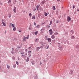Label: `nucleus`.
I'll use <instances>...</instances> for the list:
<instances>
[{
  "mask_svg": "<svg viewBox=\"0 0 79 79\" xmlns=\"http://www.w3.org/2000/svg\"><path fill=\"white\" fill-rule=\"evenodd\" d=\"M52 31L53 30L52 29H50L49 30V32L50 35H52L53 34V32H52Z\"/></svg>",
  "mask_w": 79,
  "mask_h": 79,
  "instance_id": "1",
  "label": "nucleus"
},
{
  "mask_svg": "<svg viewBox=\"0 0 79 79\" xmlns=\"http://www.w3.org/2000/svg\"><path fill=\"white\" fill-rule=\"evenodd\" d=\"M67 21L68 22H69V21H71V17L69 16H68L67 18Z\"/></svg>",
  "mask_w": 79,
  "mask_h": 79,
  "instance_id": "2",
  "label": "nucleus"
},
{
  "mask_svg": "<svg viewBox=\"0 0 79 79\" xmlns=\"http://www.w3.org/2000/svg\"><path fill=\"white\" fill-rule=\"evenodd\" d=\"M13 11H14L15 13H16V8L15 7H14L13 9Z\"/></svg>",
  "mask_w": 79,
  "mask_h": 79,
  "instance_id": "3",
  "label": "nucleus"
},
{
  "mask_svg": "<svg viewBox=\"0 0 79 79\" xmlns=\"http://www.w3.org/2000/svg\"><path fill=\"white\" fill-rule=\"evenodd\" d=\"M39 6H40V5L39 6V5H37L36 6V8H37V11H39V10H41L40 9H39Z\"/></svg>",
  "mask_w": 79,
  "mask_h": 79,
  "instance_id": "4",
  "label": "nucleus"
},
{
  "mask_svg": "<svg viewBox=\"0 0 79 79\" xmlns=\"http://www.w3.org/2000/svg\"><path fill=\"white\" fill-rule=\"evenodd\" d=\"M23 40L24 41V42H26V36H24L23 37Z\"/></svg>",
  "mask_w": 79,
  "mask_h": 79,
  "instance_id": "5",
  "label": "nucleus"
},
{
  "mask_svg": "<svg viewBox=\"0 0 79 79\" xmlns=\"http://www.w3.org/2000/svg\"><path fill=\"white\" fill-rule=\"evenodd\" d=\"M48 14H49L48 12L47 13L46 12H45L44 15L45 16H47V15H48Z\"/></svg>",
  "mask_w": 79,
  "mask_h": 79,
  "instance_id": "6",
  "label": "nucleus"
},
{
  "mask_svg": "<svg viewBox=\"0 0 79 79\" xmlns=\"http://www.w3.org/2000/svg\"><path fill=\"white\" fill-rule=\"evenodd\" d=\"M47 40L48 42H51V39L50 38H48Z\"/></svg>",
  "mask_w": 79,
  "mask_h": 79,
  "instance_id": "7",
  "label": "nucleus"
},
{
  "mask_svg": "<svg viewBox=\"0 0 79 79\" xmlns=\"http://www.w3.org/2000/svg\"><path fill=\"white\" fill-rule=\"evenodd\" d=\"M69 74H73V71L71 70L69 72Z\"/></svg>",
  "mask_w": 79,
  "mask_h": 79,
  "instance_id": "8",
  "label": "nucleus"
},
{
  "mask_svg": "<svg viewBox=\"0 0 79 79\" xmlns=\"http://www.w3.org/2000/svg\"><path fill=\"white\" fill-rule=\"evenodd\" d=\"M39 39H36L35 40V42L36 43H38L39 42Z\"/></svg>",
  "mask_w": 79,
  "mask_h": 79,
  "instance_id": "9",
  "label": "nucleus"
},
{
  "mask_svg": "<svg viewBox=\"0 0 79 79\" xmlns=\"http://www.w3.org/2000/svg\"><path fill=\"white\" fill-rule=\"evenodd\" d=\"M59 48L60 50H63V48H62V47H60V46H59Z\"/></svg>",
  "mask_w": 79,
  "mask_h": 79,
  "instance_id": "10",
  "label": "nucleus"
},
{
  "mask_svg": "<svg viewBox=\"0 0 79 79\" xmlns=\"http://www.w3.org/2000/svg\"><path fill=\"white\" fill-rule=\"evenodd\" d=\"M45 2H46V1H45V0L41 2V3H42V4H44V3H45Z\"/></svg>",
  "mask_w": 79,
  "mask_h": 79,
  "instance_id": "11",
  "label": "nucleus"
},
{
  "mask_svg": "<svg viewBox=\"0 0 79 79\" xmlns=\"http://www.w3.org/2000/svg\"><path fill=\"white\" fill-rule=\"evenodd\" d=\"M10 26H11L13 28L15 27V25L13 24L10 23Z\"/></svg>",
  "mask_w": 79,
  "mask_h": 79,
  "instance_id": "12",
  "label": "nucleus"
},
{
  "mask_svg": "<svg viewBox=\"0 0 79 79\" xmlns=\"http://www.w3.org/2000/svg\"><path fill=\"white\" fill-rule=\"evenodd\" d=\"M55 36L54 35H52L51 36V38H52V39H53L54 38H55Z\"/></svg>",
  "mask_w": 79,
  "mask_h": 79,
  "instance_id": "13",
  "label": "nucleus"
},
{
  "mask_svg": "<svg viewBox=\"0 0 79 79\" xmlns=\"http://www.w3.org/2000/svg\"><path fill=\"white\" fill-rule=\"evenodd\" d=\"M29 16L30 18L32 17V14L31 13H29Z\"/></svg>",
  "mask_w": 79,
  "mask_h": 79,
  "instance_id": "14",
  "label": "nucleus"
},
{
  "mask_svg": "<svg viewBox=\"0 0 79 79\" xmlns=\"http://www.w3.org/2000/svg\"><path fill=\"white\" fill-rule=\"evenodd\" d=\"M2 24H3V26H6V24L4 22H2Z\"/></svg>",
  "mask_w": 79,
  "mask_h": 79,
  "instance_id": "15",
  "label": "nucleus"
},
{
  "mask_svg": "<svg viewBox=\"0 0 79 79\" xmlns=\"http://www.w3.org/2000/svg\"><path fill=\"white\" fill-rule=\"evenodd\" d=\"M29 61V58L28 57L26 59V61L27 62H28Z\"/></svg>",
  "mask_w": 79,
  "mask_h": 79,
  "instance_id": "16",
  "label": "nucleus"
},
{
  "mask_svg": "<svg viewBox=\"0 0 79 79\" xmlns=\"http://www.w3.org/2000/svg\"><path fill=\"white\" fill-rule=\"evenodd\" d=\"M21 57H22L23 58H25V57H26V56H25V55H22L21 56Z\"/></svg>",
  "mask_w": 79,
  "mask_h": 79,
  "instance_id": "17",
  "label": "nucleus"
},
{
  "mask_svg": "<svg viewBox=\"0 0 79 79\" xmlns=\"http://www.w3.org/2000/svg\"><path fill=\"white\" fill-rule=\"evenodd\" d=\"M44 39L45 40H47V39H48V36H45L44 37Z\"/></svg>",
  "mask_w": 79,
  "mask_h": 79,
  "instance_id": "18",
  "label": "nucleus"
},
{
  "mask_svg": "<svg viewBox=\"0 0 79 79\" xmlns=\"http://www.w3.org/2000/svg\"><path fill=\"white\" fill-rule=\"evenodd\" d=\"M38 33H39V32L37 31L34 33V34H35V35H37V34H38Z\"/></svg>",
  "mask_w": 79,
  "mask_h": 79,
  "instance_id": "19",
  "label": "nucleus"
},
{
  "mask_svg": "<svg viewBox=\"0 0 79 79\" xmlns=\"http://www.w3.org/2000/svg\"><path fill=\"white\" fill-rule=\"evenodd\" d=\"M52 23H53V21L51 20L50 22V24H49V25H52Z\"/></svg>",
  "mask_w": 79,
  "mask_h": 79,
  "instance_id": "20",
  "label": "nucleus"
},
{
  "mask_svg": "<svg viewBox=\"0 0 79 79\" xmlns=\"http://www.w3.org/2000/svg\"><path fill=\"white\" fill-rule=\"evenodd\" d=\"M35 16H34V15L32 17V19H35Z\"/></svg>",
  "mask_w": 79,
  "mask_h": 79,
  "instance_id": "21",
  "label": "nucleus"
},
{
  "mask_svg": "<svg viewBox=\"0 0 79 79\" xmlns=\"http://www.w3.org/2000/svg\"><path fill=\"white\" fill-rule=\"evenodd\" d=\"M39 27H40V25H37V26L35 28H36V29H38V28H39Z\"/></svg>",
  "mask_w": 79,
  "mask_h": 79,
  "instance_id": "22",
  "label": "nucleus"
},
{
  "mask_svg": "<svg viewBox=\"0 0 79 79\" xmlns=\"http://www.w3.org/2000/svg\"><path fill=\"white\" fill-rule=\"evenodd\" d=\"M16 28L14 27L13 29V31H16Z\"/></svg>",
  "mask_w": 79,
  "mask_h": 79,
  "instance_id": "23",
  "label": "nucleus"
},
{
  "mask_svg": "<svg viewBox=\"0 0 79 79\" xmlns=\"http://www.w3.org/2000/svg\"><path fill=\"white\" fill-rule=\"evenodd\" d=\"M39 49H40V47H37V48H36V50L37 51H38V50H39Z\"/></svg>",
  "mask_w": 79,
  "mask_h": 79,
  "instance_id": "24",
  "label": "nucleus"
},
{
  "mask_svg": "<svg viewBox=\"0 0 79 79\" xmlns=\"http://www.w3.org/2000/svg\"><path fill=\"white\" fill-rule=\"evenodd\" d=\"M54 35H58V33L57 32L54 33Z\"/></svg>",
  "mask_w": 79,
  "mask_h": 79,
  "instance_id": "25",
  "label": "nucleus"
},
{
  "mask_svg": "<svg viewBox=\"0 0 79 79\" xmlns=\"http://www.w3.org/2000/svg\"><path fill=\"white\" fill-rule=\"evenodd\" d=\"M56 9V8H55V6H53V10H55Z\"/></svg>",
  "mask_w": 79,
  "mask_h": 79,
  "instance_id": "26",
  "label": "nucleus"
},
{
  "mask_svg": "<svg viewBox=\"0 0 79 79\" xmlns=\"http://www.w3.org/2000/svg\"><path fill=\"white\" fill-rule=\"evenodd\" d=\"M16 64H15L13 65V67L14 68H16Z\"/></svg>",
  "mask_w": 79,
  "mask_h": 79,
  "instance_id": "27",
  "label": "nucleus"
},
{
  "mask_svg": "<svg viewBox=\"0 0 79 79\" xmlns=\"http://www.w3.org/2000/svg\"><path fill=\"white\" fill-rule=\"evenodd\" d=\"M71 32L72 33V34H74V31L73 30H71Z\"/></svg>",
  "mask_w": 79,
  "mask_h": 79,
  "instance_id": "28",
  "label": "nucleus"
},
{
  "mask_svg": "<svg viewBox=\"0 0 79 79\" xmlns=\"http://www.w3.org/2000/svg\"><path fill=\"white\" fill-rule=\"evenodd\" d=\"M72 8L73 9H74V8H75V6H74V5L73 6Z\"/></svg>",
  "mask_w": 79,
  "mask_h": 79,
  "instance_id": "29",
  "label": "nucleus"
},
{
  "mask_svg": "<svg viewBox=\"0 0 79 79\" xmlns=\"http://www.w3.org/2000/svg\"><path fill=\"white\" fill-rule=\"evenodd\" d=\"M11 14H9V18H11Z\"/></svg>",
  "mask_w": 79,
  "mask_h": 79,
  "instance_id": "30",
  "label": "nucleus"
},
{
  "mask_svg": "<svg viewBox=\"0 0 79 79\" xmlns=\"http://www.w3.org/2000/svg\"><path fill=\"white\" fill-rule=\"evenodd\" d=\"M29 38V35H28L27 37H26L27 39H28Z\"/></svg>",
  "mask_w": 79,
  "mask_h": 79,
  "instance_id": "31",
  "label": "nucleus"
},
{
  "mask_svg": "<svg viewBox=\"0 0 79 79\" xmlns=\"http://www.w3.org/2000/svg\"><path fill=\"white\" fill-rule=\"evenodd\" d=\"M75 38V37H74V36H71V39H74Z\"/></svg>",
  "mask_w": 79,
  "mask_h": 79,
  "instance_id": "32",
  "label": "nucleus"
},
{
  "mask_svg": "<svg viewBox=\"0 0 79 79\" xmlns=\"http://www.w3.org/2000/svg\"><path fill=\"white\" fill-rule=\"evenodd\" d=\"M18 31L19 32H22V31H21V30H18Z\"/></svg>",
  "mask_w": 79,
  "mask_h": 79,
  "instance_id": "33",
  "label": "nucleus"
},
{
  "mask_svg": "<svg viewBox=\"0 0 79 79\" xmlns=\"http://www.w3.org/2000/svg\"><path fill=\"white\" fill-rule=\"evenodd\" d=\"M28 57H31V54L30 53L28 54Z\"/></svg>",
  "mask_w": 79,
  "mask_h": 79,
  "instance_id": "34",
  "label": "nucleus"
},
{
  "mask_svg": "<svg viewBox=\"0 0 79 79\" xmlns=\"http://www.w3.org/2000/svg\"><path fill=\"white\" fill-rule=\"evenodd\" d=\"M28 53H29V54L31 53V51H28Z\"/></svg>",
  "mask_w": 79,
  "mask_h": 79,
  "instance_id": "35",
  "label": "nucleus"
},
{
  "mask_svg": "<svg viewBox=\"0 0 79 79\" xmlns=\"http://www.w3.org/2000/svg\"><path fill=\"white\" fill-rule=\"evenodd\" d=\"M47 28H50V25H47Z\"/></svg>",
  "mask_w": 79,
  "mask_h": 79,
  "instance_id": "36",
  "label": "nucleus"
},
{
  "mask_svg": "<svg viewBox=\"0 0 79 79\" xmlns=\"http://www.w3.org/2000/svg\"><path fill=\"white\" fill-rule=\"evenodd\" d=\"M7 68H8V69H9V68H10V66H9V65H7Z\"/></svg>",
  "mask_w": 79,
  "mask_h": 79,
  "instance_id": "37",
  "label": "nucleus"
},
{
  "mask_svg": "<svg viewBox=\"0 0 79 79\" xmlns=\"http://www.w3.org/2000/svg\"><path fill=\"white\" fill-rule=\"evenodd\" d=\"M16 64H17V65H18L19 64V63H18V61L16 62Z\"/></svg>",
  "mask_w": 79,
  "mask_h": 79,
  "instance_id": "38",
  "label": "nucleus"
},
{
  "mask_svg": "<svg viewBox=\"0 0 79 79\" xmlns=\"http://www.w3.org/2000/svg\"><path fill=\"white\" fill-rule=\"evenodd\" d=\"M35 79H37L38 77L37 76H36V77H34Z\"/></svg>",
  "mask_w": 79,
  "mask_h": 79,
  "instance_id": "39",
  "label": "nucleus"
},
{
  "mask_svg": "<svg viewBox=\"0 0 79 79\" xmlns=\"http://www.w3.org/2000/svg\"><path fill=\"white\" fill-rule=\"evenodd\" d=\"M10 2H11V0H9L8 2V3H10Z\"/></svg>",
  "mask_w": 79,
  "mask_h": 79,
  "instance_id": "40",
  "label": "nucleus"
},
{
  "mask_svg": "<svg viewBox=\"0 0 79 79\" xmlns=\"http://www.w3.org/2000/svg\"><path fill=\"white\" fill-rule=\"evenodd\" d=\"M36 10V9L34 8L33 9V11H35Z\"/></svg>",
  "mask_w": 79,
  "mask_h": 79,
  "instance_id": "41",
  "label": "nucleus"
},
{
  "mask_svg": "<svg viewBox=\"0 0 79 79\" xmlns=\"http://www.w3.org/2000/svg\"><path fill=\"white\" fill-rule=\"evenodd\" d=\"M11 53H12V54H14V53H15V52H13V51H12L11 52Z\"/></svg>",
  "mask_w": 79,
  "mask_h": 79,
  "instance_id": "42",
  "label": "nucleus"
},
{
  "mask_svg": "<svg viewBox=\"0 0 79 79\" xmlns=\"http://www.w3.org/2000/svg\"><path fill=\"white\" fill-rule=\"evenodd\" d=\"M20 54H21V55H24V52H21L20 53Z\"/></svg>",
  "mask_w": 79,
  "mask_h": 79,
  "instance_id": "43",
  "label": "nucleus"
},
{
  "mask_svg": "<svg viewBox=\"0 0 79 79\" xmlns=\"http://www.w3.org/2000/svg\"><path fill=\"white\" fill-rule=\"evenodd\" d=\"M12 60H15V57H12Z\"/></svg>",
  "mask_w": 79,
  "mask_h": 79,
  "instance_id": "44",
  "label": "nucleus"
},
{
  "mask_svg": "<svg viewBox=\"0 0 79 79\" xmlns=\"http://www.w3.org/2000/svg\"><path fill=\"white\" fill-rule=\"evenodd\" d=\"M49 48V46L48 45L47 46V47L46 48V49H48V48Z\"/></svg>",
  "mask_w": 79,
  "mask_h": 79,
  "instance_id": "45",
  "label": "nucleus"
},
{
  "mask_svg": "<svg viewBox=\"0 0 79 79\" xmlns=\"http://www.w3.org/2000/svg\"><path fill=\"white\" fill-rule=\"evenodd\" d=\"M29 29L30 30H32V27H29Z\"/></svg>",
  "mask_w": 79,
  "mask_h": 79,
  "instance_id": "46",
  "label": "nucleus"
},
{
  "mask_svg": "<svg viewBox=\"0 0 79 79\" xmlns=\"http://www.w3.org/2000/svg\"><path fill=\"white\" fill-rule=\"evenodd\" d=\"M31 46L28 48V49H29L30 50H31Z\"/></svg>",
  "mask_w": 79,
  "mask_h": 79,
  "instance_id": "47",
  "label": "nucleus"
},
{
  "mask_svg": "<svg viewBox=\"0 0 79 79\" xmlns=\"http://www.w3.org/2000/svg\"><path fill=\"white\" fill-rule=\"evenodd\" d=\"M40 48H41V49H42L43 48V46H41L40 47Z\"/></svg>",
  "mask_w": 79,
  "mask_h": 79,
  "instance_id": "48",
  "label": "nucleus"
},
{
  "mask_svg": "<svg viewBox=\"0 0 79 79\" xmlns=\"http://www.w3.org/2000/svg\"><path fill=\"white\" fill-rule=\"evenodd\" d=\"M34 25L35 26H36V23H35V22H34Z\"/></svg>",
  "mask_w": 79,
  "mask_h": 79,
  "instance_id": "49",
  "label": "nucleus"
},
{
  "mask_svg": "<svg viewBox=\"0 0 79 79\" xmlns=\"http://www.w3.org/2000/svg\"><path fill=\"white\" fill-rule=\"evenodd\" d=\"M2 23H3V22H4V20L3 19H2Z\"/></svg>",
  "mask_w": 79,
  "mask_h": 79,
  "instance_id": "50",
  "label": "nucleus"
},
{
  "mask_svg": "<svg viewBox=\"0 0 79 79\" xmlns=\"http://www.w3.org/2000/svg\"><path fill=\"white\" fill-rule=\"evenodd\" d=\"M77 11H79V9H77Z\"/></svg>",
  "mask_w": 79,
  "mask_h": 79,
  "instance_id": "51",
  "label": "nucleus"
},
{
  "mask_svg": "<svg viewBox=\"0 0 79 79\" xmlns=\"http://www.w3.org/2000/svg\"><path fill=\"white\" fill-rule=\"evenodd\" d=\"M45 22H44V23H42V25H43V24H45Z\"/></svg>",
  "mask_w": 79,
  "mask_h": 79,
  "instance_id": "52",
  "label": "nucleus"
},
{
  "mask_svg": "<svg viewBox=\"0 0 79 79\" xmlns=\"http://www.w3.org/2000/svg\"><path fill=\"white\" fill-rule=\"evenodd\" d=\"M25 52H27V49H26L25 50Z\"/></svg>",
  "mask_w": 79,
  "mask_h": 79,
  "instance_id": "53",
  "label": "nucleus"
},
{
  "mask_svg": "<svg viewBox=\"0 0 79 79\" xmlns=\"http://www.w3.org/2000/svg\"><path fill=\"white\" fill-rule=\"evenodd\" d=\"M25 55H27V53H26Z\"/></svg>",
  "mask_w": 79,
  "mask_h": 79,
  "instance_id": "54",
  "label": "nucleus"
},
{
  "mask_svg": "<svg viewBox=\"0 0 79 79\" xmlns=\"http://www.w3.org/2000/svg\"><path fill=\"white\" fill-rule=\"evenodd\" d=\"M32 64H34V63L33 62H32Z\"/></svg>",
  "mask_w": 79,
  "mask_h": 79,
  "instance_id": "55",
  "label": "nucleus"
},
{
  "mask_svg": "<svg viewBox=\"0 0 79 79\" xmlns=\"http://www.w3.org/2000/svg\"><path fill=\"white\" fill-rule=\"evenodd\" d=\"M58 47H59V44H60V43H58Z\"/></svg>",
  "mask_w": 79,
  "mask_h": 79,
  "instance_id": "56",
  "label": "nucleus"
},
{
  "mask_svg": "<svg viewBox=\"0 0 79 79\" xmlns=\"http://www.w3.org/2000/svg\"><path fill=\"white\" fill-rule=\"evenodd\" d=\"M56 23H58V21H57L56 22Z\"/></svg>",
  "mask_w": 79,
  "mask_h": 79,
  "instance_id": "57",
  "label": "nucleus"
},
{
  "mask_svg": "<svg viewBox=\"0 0 79 79\" xmlns=\"http://www.w3.org/2000/svg\"><path fill=\"white\" fill-rule=\"evenodd\" d=\"M60 0H57V2H60Z\"/></svg>",
  "mask_w": 79,
  "mask_h": 79,
  "instance_id": "58",
  "label": "nucleus"
},
{
  "mask_svg": "<svg viewBox=\"0 0 79 79\" xmlns=\"http://www.w3.org/2000/svg\"><path fill=\"white\" fill-rule=\"evenodd\" d=\"M21 47H18V48H20Z\"/></svg>",
  "mask_w": 79,
  "mask_h": 79,
  "instance_id": "59",
  "label": "nucleus"
},
{
  "mask_svg": "<svg viewBox=\"0 0 79 79\" xmlns=\"http://www.w3.org/2000/svg\"><path fill=\"white\" fill-rule=\"evenodd\" d=\"M14 4H15V3H16L15 2V1L14 2Z\"/></svg>",
  "mask_w": 79,
  "mask_h": 79,
  "instance_id": "60",
  "label": "nucleus"
},
{
  "mask_svg": "<svg viewBox=\"0 0 79 79\" xmlns=\"http://www.w3.org/2000/svg\"><path fill=\"white\" fill-rule=\"evenodd\" d=\"M40 64H42V63H41V62H40Z\"/></svg>",
  "mask_w": 79,
  "mask_h": 79,
  "instance_id": "61",
  "label": "nucleus"
},
{
  "mask_svg": "<svg viewBox=\"0 0 79 79\" xmlns=\"http://www.w3.org/2000/svg\"><path fill=\"white\" fill-rule=\"evenodd\" d=\"M15 2H16V0H15Z\"/></svg>",
  "mask_w": 79,
  "mask_h": 79,
  "instance_id": "62",
  "label": "nucleus"
},
{
  "mask_svg": "<svg viewBox=\"0 0 79 79\" xmlns=\"http://www.w3.org/2000/svg\"><path fill=\"white\" fill-rule=\"evenodd\" d=\"M43 29H41V31H42Z\"/></svg>",
  "mask_w": 79,
  "mask_h": 79,
  "instance_id": "63",
  "label": "nucleus"
},
{
  "mask_svg": "<svg viewBox=\"0 0 79 79\" xmlns=\"http://www.w3.org/2000/svg\"><path fill=\"white\" fill-rule=\"evenodd\" d=\"M44 62H45V60H44Z\"/></svg>",
  "mask_w": 79,
  "mask_h": 79,
  "instance_id": "64",
  "label": "nucleus"
}]
</instances>
